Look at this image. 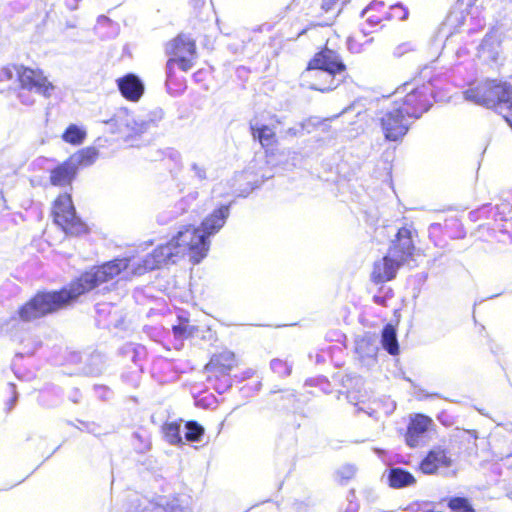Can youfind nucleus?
<instances>
[{"label":"nucleus","mask_w":512,"mask_h":512,"mask_svg":"<svg viewBox=\"0 0 512 512\" xmlns=\"http://www.w3.org/2000/svg\"><path fill=\"white\" fill-rule=\"evenodd\" d=\"M188 325L180 324L177 326H173V332L177 337H183L187 334Z\"/></svg>","instance_id":"nucleus-36"},{"label":"nucleus","mask_w":512,"mask_h":512,"mask_svg":"<svg viewBox=\"0 0 512 512\" xmlns=\"http://www.w3.org/2000/svg\"><path fill=\"white\" fill-rule=\"evenodd\" d=\"M54 222L69 235L78 236L87 231L86 225L76 216L71 196L67 193L61 194L53 206Z\"/></svg>","instance_id":"nucleus-6"},{"label":"nucleus","mask_w":512,"mask_h":512,"mask_svg":"<svg viewBox=\"0 0 512 512\" xmlns=\"http://www.w3.org/2000/svg\"><path fill=\"white\" fill-rule=\"evenodd\" d=\"M189 170L198 181L203 182L207 180V169L203 163L194 161L190 164Z\"/></svg>","instance_id":"nucleus-31"},{"label":"nucleus","mask_w":512,"mask_h":512,"mask_svg":"<svg viewBox=\"0 0 512 512\" xmlns=\"http://www.w3.org/2000/svg\"><path fill=\"white\" fill-rule=\"evenodd\" d=\"M388 15L390 19L403 21L408 18L409 11L403 4L397 3L390 7V12Z\"/></svg>","instance_id":"nucleus-30"},{"label":"nucleus","mask_w":512,"mask_h":512,"mask_svg":"<svg viewBox=\"0 0 512 512\" xmlns=\"http://www.w3.org/2000/svg\"><path fill=\"white\" fill-rule=\"evenodd\" d=\"M86 136V132L75 124H71L63 133V140L73 145L81 144Z\"/></svg>","instance_id":"nucleus-24"},{"label":"nucleus","mask_w":512,"mask_h":512,"mask_svg":"<svg viewBox=\"0 0 512 512\" xmlns=\"http://www.w3.org/2000/svg\"><path fill=\"white\" fill-rule=\"evenodd\" d=\"M345 65L333 50L324 49L310 60L301 74L303 85L312 90L326 92L335 89L344 78Z\"/></svg>","instance_id":"nucleus-3"},{"label":"nucleus","mask_w":512,"mask_h":512,"mask_svg":"<svg viewBox=\"0 0 512 512\" xmlns=\"http://www.w3.org/2000/svg\"><path fill=\"white\" fill-rule=\"evenodd\" d=\"M250 129L254 139L258 140L262 147L267 148L276 144L274 127L260 125L258 122H250Z\"/></svg>","instance_id":"nucleus-18"},{"label":"nucleus","mask_w":512,"mask_h":512,"mask_svg":"<svg viewBox=\"0 0 512 512\" xmlns=\"http://www.w3.org/2000/svg\"><path fill=\"white\" fill-rule=\"evenodd\" d=\"M165 51L167 55L177 59V65L182 71L186 72L194 66L196 45L189 35L179 34L167 43Z\"/></svg>","instance_id":"nucleus-9"},{"label":"nucleus","mask_w":512,"mask_h":512,"mask_svg":"<svg viewBox=\"0 0 512 512\" xmlns=\"http://www.w3.org/2000/svg\"><path fill=\"white\" fill-rule=\"evenodd\" d=\"M149 512H191L188 508L180 505L178 499H168L161 497L152 504Z\"/></svg>","instance_id":"nucleus-20"},{"label":"nucleus","mask_w":512,"mask_h":512,"mask_svg":"<svg viewBox=\"0 0 512 512\" xmlns=\"http://www.w3.org/2000/svg\"><path fill=\"white\" fill-rule=\"evenodd\" d=\"M466 22V16L463 11H452L446 18L443 28L458 29Z\"/></svg>","instance_id":"nucleus-28"},{"label":"nucleus","mask_w":512,"mask_h":512,"mask_svg":"<svg viewBox=\"0 0 512 512\" xmlns=\"http://www.w3.org/2000/svg\"><path fill=\"white\" fill-rule=\"evenodd\" d=\"M97 158L98 151L94 147L82 149L69 157L77 169H79L81 166L86 167L92 165Z\"/></svg>","instance_id":"nucleus-21"},{"label":"nucleus","mask_w":512,"mask_h":512,"mask_svg":"<svg viewBox=\"0 0 512 512\" xmlns=\"http://www.w3.org/2000/svg\"><path fill=\"white\" fill-rule=\"evenodd\" d=\"M180 427L181 425L177 422H171L164 425V436L170 444L177 445L182 443Z\"/></svg>","instance_id":"nucleus-25"},{"label":"nucleus","mask_w":512,"mask_h":512,"mask_svg":"<svg viewBox=\"0 0 512 512\" xmlns=\"http://www.w3.org/2000/svg\"><path fill=\"white\" fill-rule=\"evenodd\" d=\"M198 197V192L194 191L189 193L186 197L182 198L178 206L180 207L181 211L184 212L188 209L189 205L196 201Z\"/></svg>","instance_id":"nucleus-33"},{"label":"nucleus","mask_w":512,"mask_h":512,"mask_svg":"<svg viewBox=\"0 0 512 512\" xmlns=\"http://www.w3.org/2000/svg\"><path fill=\"white\" fill-rule=\"evenodd\" d=\"M336 5H337L336 0H322L321 8L325 12H329V11L333 10Z\"/></svg>","instance_id":"nucleus-38"},{"label":"nucleus","mask_w":512,"mask_h":512,"mask_svg":"<svg viewBox=\"0 0 512 512\" xmlns=\"http://www.w3.org/2000/svg\"><path fill=\"white\" fill-rule=\"evenodd\" d=\"M204 434V428L195 421L185 424V438L187 441L198 442Z\"/></svg>","instance_id":"nucleus-27"},{"label":"nucleus","mask_w":512,"mask_h":512,"mask_svg":"<svg viewBox=\"0 0 512 512\" xmlns=\"http://www.w3.org/2000/svg\"><path fill=\"white\" fill-rule=\"evenodd\" d=\"M10 388H11L12 393H13V398H12V399H11V401H10L9 408H8L9 410H11V409H12V407H13L14 403H15V402H16V400H17V393H16V391H15V386H14L13 384H10Z\"/></svg>","instance_id":"nucleus-40"},{"label":"nucleus","mask_w":512,"mask_h":512,"mask_svg":"<svg viewBox=\"0 0 512 512\" xmlns=\"http://www.w3.org/2000/svg\"><path fill=\"white\" fill-rule=\"evenodd\" d=\"M348 48L353 53H360L361 52V46L356 42L354 37H350L348 39Z\"/></svg>","instance_id":"nucleus-37"},{"label":"nucleus","mask_w":512,"mask_h":512,"mask_svg":"<svg viewBox=\"0 0 512 512\" xmlns=\"http://www.w3.org/2000/svg\"><path fill=\"white\" fill-rule=\"evenodd\" d=\"M403 264L395 257L387 254L380 260L376 261L373 266L371 279L375 283H384L392 280Z\"/></svg>","instance_id":"nucleus-12"},{"label":"nucleus","mask_w":512,"mask_h":512,"mask_svg":"<svg viewBox=\"0 0 512 512\" xmlns=\"http://www.w3.org/2000/svg\"><path fill=\"white\" fill-rule=\"evenodd\" d=\"M367 21L372 25H377L378 23H380L381 21V18L380 17H376V16H370L367 18Z\"/></svg>","instance_id":"nucleus-42"},{"label":"nucleus","mask_w":512,"mask_h":512,"mask_svg":"<svg viewBox=\"0 0 512 512\" xmlns=\"http://www.w3.org/2000/svg\"><path fill=\"white\" fill-rule=\"evenodd\" d=\"M270 367L271 370L280 377L289 376L292 371V364L278 358L271 360Z\"/></svg>","instance_id":"nucleus-29"},{"label":"nucleus","mask_w":512,"mask_h":512,"mask_svg":"<svg viewBox=\"0 0 512 512\" xmlns=\"http://www.w3.org/2000/svg\"><path fill=\"white\" fill-rule=\"evenodd\" d=\"M411 118L398 106V101H395L393 107L381 112L378 121L385 139L398 141L403 138L409 130Z\"/></svg>","instance_id":"nucleus-7"},{"label":"nucleus","mask_w":512,"mask_h":512,"mask_svg":"<svg viewBox=\"0 0 512 512\" xmlns=\"http://www.w3.org/2000/svg\"><path fill=\"white\" fill-rule=\"evenodd\" d=\"M234 366L235 355L230 351H223L214 355L210 362L205 366L208 373V381L211 382L214 379L218 382L214 385V388L219 393H223L231 386L229 373Z\"/></svg>","instance_id":"nucleus-8"},{"label":"nucleus","mask_w":512,"mask_h":512,"mask_svg":"<svg viewBox=\"0 0 512 512\" xmlns=\"http://www.w3.org/2000/svg\"><path fill=\"white\" fill-rule=\"evenodd\" d=\"M121 94L128 100L137 101L144 92L142 81L134 74H128L117 80Z\"/></svg>","instance_id":"nucleus-16"},{"label":"nucleus","mask_w":512,"mask_h":512,"mask_svg":"<svg viewBox=\"0 0 512 512\" xmlns=\"http://www.w3.org/2000/svg\"><path fill=\"white\" fill-rule=\"evenodd\" d=\"M432 423L431 418L423 414H417L411 418L405 436L407 445L412 448L419 446L424 441Z\"/></svg>","instance_id":"nucleus-13"},{"label":"nucleus","mask_w":512,"mask_h":512,"mask_svg":"<svg viewBox=\"0 0 512 512\" xmlns=\"http://www.w3.org/2000/svg\"><path fill=\"white\" fill-rule=\"evenodd\" d=\"M378 347L375 343L368 339H361L356 343V352L364 360L368 362L374 361L377 355Z\"/></svg>","instance_id":"nucleus-23"},{"label":"nucleus","mask_w":512,"mask_h":512,"mask_svg":"<svg viewBox=\"0 0 512 512\" xmlns=\"http://www.w3.org/2000/svg\"><path fill=\"white\" fill-rule=\"evenodd\" d=\"M451 465V459L445 450L434 448L426 455L420 463V470L424 474H434L440 468H447Z\"/></svg>","instance_id":"nucleus-14"},{"label":"nucleus","mask_w":512,"mask_h":512,"mask_svg":"<svg viewBox=\"0 0 512 512\" xmlns=\"http://www.w3.org/2000/svg\"><path fill=\"white\" fill-rule=\"evenodd\" d=\"M406 94L398 106L402 107L408 117L419 118L429 110L432 105L433 87L430 83L414 87L410 83H404L398 87L395 94Z\"/></svg>","instance_id":"nucleus-5"},{"label":"nucleus","mask_w":512,"mask_h":512,"mask_svg":"<svg viewBox=\"0 0 512 512\" xmlns=\"http://www.w3.org/2000/svg\"><path fill=\"white\" fill-rule=\"evenodd\" d=\"M163 116V110L161 108H156L145 116L135 117L127 111H123L117 117L132 133L140 134L148 130L150 127L155 126L163 119Z\"/></svg>","instance_id":"nucleus-11"},{"label":"nucleus","mask_w":512,"mask_h":512,"mask_svg":"<svg viewBox=\"0 0 512 512\" xmlns=\"http://www.w3.org/2000/svg\"><path fill=\"white\" fill-rule=\"evenodd\" d=\"M389 486L394 489H402L415 485V477L407 470L400 467H393L387 475Z\"/></svg>","instance_id":"nucleus-17"},{"label":"nucleus","mask_w":512,"mask_h":512,"mask_svg":"<svg viewBox=\"0 0 512 512\" xmlns=\"http://www.w3.org/2000/svg\"><path fill=\"white\" fill-rule=\"evenodd\" d=\"M415 231L412 227L404 226L398 229L396 237L392 240L388 253L395 257L402 264L409 261L415 251L413 243V234Z\"/></svg>","instance_id":"nucleus-10"},{"label":"nucleus","mask_w":512,"mask_h":512,"mask_svg":"<svg viewBox=\"0 0 512 512\" xmlns=\"http://www.w3.org/2000/svg\"><path fill=\"white\" fill-rule=\"evenodd\" d=\"M305 128V123L301 122L294 127H290L287 130L283 131V137H296L300 136L303 133Z\"/></svg>","instance_id":"nucleus-34"},{"label":"nucleus","mask_w":512,"mask_h":512,"mask_svg":"<svg viewBox=\"0 0 512 512\" xmlns=\"http://www.w3.org/2000/svg\"><path fill=\"white\" fill-rule=\"evenodd\" d=\"M355 473L356 467L352 464H345L341 466L337 471V475L340 477V479L346 481L353 478Z\"/></svg>","instance_id":"nucleus-32"},{"label":"nucleus","mask_w":512,"mask_h":512,"mask_svg":"<svg viewBox=\"0 0 512 512\" xmlns=\"http://www.w3.org/2000/svg\"><path fill=\"white\" fill-rule=\"evenodd\" d=\"M464 98L487 108L495 109L509 122L512 111V85L498 80H486L464 91Z\"/></svg>","instance_id":"nucleus-4"},{"label":"nucleus","mask_w":512,"mask_h":512,"mask_svg":"<svg viewBox=\"0 0 512 512\" xmlns=\"http://www.w3.org/2000/svg\"><path fill=\"white\" fill-rule=\"evenodd\" d=\"M468 435L470 438H472L474 441H476V439L478 438L477 436V432L475 430H472V431H468Z\"/></svg>","instance_id":"nucleus-44"},{"label":"nucleus","mask_w":512,"mask_h":512,"mask_svg":"<svg viewBox=\"0 0 512 512\" xmlns=\"http://www.w3.org/2000/svg\"><path fill=\"white\" fill-rule=\"evenodd\" d=\"M224 224L225 205H222L203 220L201 229L191 225L185 226L168 243L158 246L152 254L147 255L143 260L137 258L115 259L85 272L72 282L69 288L53 292H39L20 306L6 321L5 330L7 332L23 330L26 324L63 308L83 293L113 280L119 275L124 279L142 275L161 265L174 264L186 255L194 263H199L209 250V236L216 234Z\"/></svg>","instance_id":"nucleus-1"},{"label":"nucleus","mask_w":512,"mask_h":512,"mask_svg":"<svg viewBox=\"0 0 512 512\" xmlns=\"http://www.w3.org/2000/svg\"><path fill=\"white\" fill-rule=\"evenodd\" d=\"M176 64H177V59L174 58L173 56H171V58H169V60L166 63L167 79H171L172 78V76L174 74V68H175Z\"/></svg>","instance_id":"nucleus-35"},{"label":"nucleus","mask_w":512,"mask_h":512,"mask_svg":"<svg viewBox=\"0 0 512 512\" xmlns=\"http://www.w3.org/2000/svg\"><path fill=\"white\" fill-rule=\"evenodd\" d=\"M500 39L495 31L489 32L480 45V52L491 61L496 62L499 56Z\"/></svg>","instance_id":"nucleus-19"},{"label":"nucleus","mask_w":512,"mask_h":512,"mask_svg":"<svg viewBox=\"0 0 512 512\" xmlns=\"http://www.w3.org/2000/svg\"><path fill=\"white\" fill-rule=\"evenodd\" d=\"M374 404L376 405V408L372 409L371 412H368L370 416L377 417L376 414L379 412H382L384 415L388 416L393 413L396 408L395 401L388 397L375 401Z\"/></svg>","instance_id":"nucleus-26"},{"label":"nucleus","mask_w":512,"mask_h":512,"mask_svg":"<svg viewBox=\"0 0 512 512\" xmlns=\"http://www.w3.org/2000/svg\"><path fill=\"white\" fill-rule=\"evenodd\" d=\"M373 301L374 303H376L377 305H381V306H385L386 304V300L383 296H378V295H375L373 297Z\"/></svg>","instance_id":"nucleus-41"},{"label":"nucleus","mask_w":512,"mask_h":512,"mask_svg":"<svg viewBox=\"0 0 512 512\" xmlns=\"http://www.w3.org/2000/svg\"><path fill=\"white\" fill-rule=\"evenodd\" d=\"M381 343L383 348L391 355H396L399 352V345L395 328L388 324L382 331Z\"/></svg>","instance_id":"nucleus-22"},{"label":"nucleus","mask_w":512,"mask_h":512,"mask_svg":"<svg viewBox=\"0 0 512 512\" xmlns=\"http://www.w3.org/2000/svg\"><path fill=\"white\" fill-rule=\"evenodd\" d=\"M382 6H383L382 2L374 1V2L370 3L369 6L365 10H363L362 16H365L370 11H378Z\"/></svg>","instance_id":"nucleus-39"},{"label":"nucleus","mask_w":512,"mask_h":512,"mask_svg":"<svg viewBox=\"0 0 512 512\" xmlns=\"http://www.w3.org/2000/svg\"><path fill=\"white\" fill-rule=\"evenodd\" d=\"M4 83H9L7 96L24 106H33L38 96L50 98L55 90L42 70L17 64L0 68V84Z\"/></svg>","instance_id":"nucleus-2"},{"label":"nucleus","mask_w":512,"mask_h":512,"mask_svg":"<svg viewBox=\"0 0 512 512\" xmlns=\"http://www.w3.org/2000/svg\"><path fill=\"white\" fill-rule=\"evenodd\" d=\"M136 510H137V511H142L143 509H142V508H140V507H136Z\"/></svg>","instance_id":"nucleus-45"},{"label":"nucleus","mask_w":512,"mask_h":512,"mask_svg":"<svg viewBox=\"0 0 512 512\" xmlns=\"http://www.w3.org/2000/svg\"><path fill=\"white\" fill-rule=\"evenodd\" d=\"M78 169L68 158L62 164L58 165L50 172V182L54 186H69L74 180Z\"/></svg>","instance_id":"nucleus-15"},{"label":"nucleus","mask_w":512,"mask_h":512,"mask_svg":"<svg viewBox=\"0 0 512 512\" xmlns=\"http://www.w3.org/2000/svg\"><path fill=\"white\" fill-rule=\"evenodd\" d=\"M78 1L79 0H67V3L71 9H76Z\"/></svg>","instance_id":"nucleus-43"}]
</instances>
